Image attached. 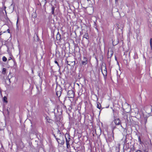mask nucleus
<instances>
[{"instance_id": "obj_1", "label": "nucleus", "mask_w": 152, "mask_h": 152, "mask_svg": "<svg viewBox=\"0 0 152 152\" xmlns=\"http://www.w3.org/2000/svg\"><path fill=\"white\" fill-rule=\"evenodd\" d=\"M101 69L103 76H106L107 75V72L105 64H102L101 67Z\"/></svg>"}, {"instance_id": "obj_2", "label": "nucleus", "mask_w": 152, "mask_h": 152, "mask_svg": "<svg viewBox=\"0 0 152 152\" xmlns=\"http://www.w3.org/2000/svg\"><path fill=\"white\" fill-rule=\"evenodd\" d=\"M59 144L63 145L64 143V141L63 137L62 136H60L59 138H56Z\"/></svg>"}, {"instance_id": "obj_3", "label": "nucleus", "mask_w": 152, "mask_h": 152, "mask_svg": "<svg viewBox=\"0 0 152 152\" xmlns=\"http://www.w3.org/2000/svg\"><path fill=\"white\" fill-rule=\"evenodd\" d=\"M67 94L69 98H72L74 97L75 93L73 90H71L68 91Z\"/></svg>"}, {"instance_id": "obj_4", "label": "nucleus", "mask_w": 152, "mask_h": 152, "mask_svg": "<svg viewBox=\"0 0 152 152\" xmlns=\"http://www.w3.org/2000/svg\"><path fill=\"white\" fill-rule=\"evenodd\" d=\"M114 122L116 125H121V126L122 127L121 125V121L118 118L115 119L114 121Z\"/></svg>"}, {"instance_id": "obj_5", "label": "nucleus", "mask_w": 152, "mask_h": 152, "mask_svg": "<svg viewBox=\"0 0 152 152\" xmlns=\"http://www.w3.org/2000/svg\"><path fill=\"white\" fill-rule=\"evenodd\" d=\"M113 54V52L112 50H108V53H107V56L108 58H111Z\"/></svg>"}, {"instance_id": "obj_6", "label": "nucleus", "mask_w": 152, "mask_h": 152, "mask_svg": "<svg viewBox=\"0 0 152 152\" xmlns=\"http://www.w3.org/2000/svg\"><path fill=\"white\" fill-rule=\"evenodd\" d=\"M56 37L57 40H59L61 39V35L59 34V32H58L57 33V34L56 35Z\"/></svg>"}, {"instance_id": "obj_7", "label": "nucleus", "mask_w": 152, "mask_h": 152, "mask_svg": "<svg viewBox=\"0 0 152 152\" xmlns=\"http://www.w3.org/2000/svg\"><path fill=\"white\" fill-rule=\"evenodd\" d=\"M66 144L67 147V148H68V145L69 146V140H70V138H68V139H67L66 137Z\"/></svg>"}, {"instance_id": "obj_8", "label": "nucleus", "mask_w": 152, "mask_h": 152, "mask_svg": "<svg viewBox=\"0 0 152 152\" xmlns=\"http://www.w3.org/2000/svg\"><path fill=\"white\" fill-rule=\"evenodd\" d=\"M84 58L85 59V60L82 61V64L83 65H85L87 63V59L85 57H84Z\"/></svg>"}, {"instance_id": "obj_9", "label": "nucleus", "mask_w": 152, "mask_h": 152, "mask_svg": "<svg viewBox=\"0 0 152 152\" xmlns=\"http://www.w3.org/2000/svg\"><path fill=\"white\" fill-rule=\"evenodd\" d=\"M83 37L87 39H88L89 37L88 34L87 33H85L83 35Z\"/></svg>"}, {"instance_id": "obj_10", "label": "nucleus", "mask_w": 152, "mask_h": 152, "mask_svg": "<svg viewBox=\"0 0 152 152\" xmlns=\"http://www.w3.org/2000/svg\"><path fill=\"white\" fill-rule=\"evenodd\" d=\"M120 24V29L122 30L124 27V24L123 23H119Z\"/></svg>"}, {"instance_id": "obj_11", "label": "nucleus", "mask_w": 152, "mask_h": 152, "mask_svg": "<svg viewBox=\"0 0 152 152\" xmlns=\"http://www.w3.org/2000/svg\"><path fill=\"white\" fill-rule=\"evenodd\" d=\"M118 39H116V42H115V41H113V45H116L117 44H118Z\"/></svg>"}, {"instance_id": "obj_12", "label": "nucleus", "mask_w": 152, "mask_h": 152, "mask_svg": "<svg viewBox=\"0 0 152 152\" xmlns=\"http://www.w3.org/2000/svg\"><path fill=\"white\" fill-rule=\"evenodd\" d=\"M97 107L99 108V109H100L101 107V104L99 103V102H97Z\"/></svg>"}, {"instance_id": "obj_13", "label": "nucleus", "mask_w": 152, "mask_h": 152, "mask_svg": "<svg viewBox=\"0 0 152 152\" xmlns=\"http://www.w3.org/2000/svg\"><path fill=\"white\" fill-rule=\"evenodd\" d=\"M61 93L60 91H57L56 92V94L58 97H59L61 95Z\"/></svg>"}, {"instance_id": "obj_14", "label": "nucleus", "mask_w": 152, "mask_h": 152, "mask_svg": "<svg viewBox=\"0 0 152 152\" xmlns=\"http://www.w3.org/2000/svg\"><path fill=\"white\" fill-rule=\"evenodd\" d=\"M55 10V8L53 6L51 8V12L52 14H53L54 13V11Z\"/></svg>"}, {"instance_id": "obj_15", "label": "nucleus", "mask_w": 152, "mask_h": 152, "mask_svg": "<svg viewBox=\"0 0 152 152\" xmlns=\"http://www.w3.org/2000/svg\"><path fill=\"white\" fill-rule=\"evenodd\" d=\"M150 45L151 48V50H152V38H151L150 39Z\"/></svg>"}, {"instance_id": "obj_16", "label": "nucleus", "mask_w": 152, "mask_h": 152, "mask_svg": "<svg viewBox=\"0 0 152 152\" xmlns=\"http://www.w3.org/2000/svg\"><path fill=\"white\" fill-rule=\"evenodd\" d=\"M3 101L4 102L7 103V98L6 97L4 96L3 98Z\"/></svg>"}, {"instance_id": "obj_17", "label": "nucleus", "mask_w": 152, "mask_h": 152, "mask_svg": "<svg viewBox=\"0 0 152 152\" xmlns=\"http://www.w3.org/2000/svg\"><path fill=\"white\" fill-rule=\"evenodd\" d=\"M2 60L4 61H6L7 60V58L5 56H3L2 57Z\"/></svg>"}, {"instance_id": "obj_18", "label": "nucleus", "mask_w": 152, "mask_h": 152, "mask_svg": "<svg viewBox=\"0 0 152 152\" xmlns=\"http://www.w3.org/2000/svg\"><path fill=\"white\" fill-rule=\"evenodd\" d=\"M6 69L5 68H4L3 69L2 73L3 74H4L5 73L6 71Z\"/></svg>"}, {"instance_id": "obj_19", "label": "nucleus", "mask_w": 152, "mask_h": 152, "mask_svg": "<svg viewBox=\"0 0 152 152\" xmlns=\"http://www.w3.org/2000/svg\"><path fill=\"white\" fill-rule=\"evenodd\" d=\"M54 62H55V63H56V64H57V65L60 68V66H59V64H58V62H57V61H55Z\"/></svg>"}, {"instance_id": "obj_20", "label": "nucleus", "mask_w": 152, "mask_h": 152, "mask_svg": "<svg viewBox=\"0 0 152 152\" xmlns=\"http://www.w3.org/2000/svg\"><path fill=\"white\" fill-rule=\"evenodd\" d=\"M116 26H117V27H118V29H120V25L119 24H116Z\"/></svg>"}, {"instance_id": "obj_21", "label": "nucleus", "mask_w": 152, "mask_h": 152, "mask_svg": "<svg viewBox=\"0 0 152 152\" xmlns=\"http://www.w3.org/2000/svg\"><path fill=\"white\" fill-rule=\"evenodd\" d=\"M12 59V58L11 57H10L8 58V60L10 61Z\"/></svg>"}, {"instance_id": "obj_22", "label": "nucleus", "mask_w": 152, "mask_h": 152, "mask_svg": "<svg viewBox=\"0 0 152 152\" xmlns=\"http://www.w3.org/2000/svg\"><path fill=\"white\" fill-rule=\"evenodd\" d=\"M7 31L8 32V33H9L10 32V30L9 29H8L7 30Z\"/></svg>"}, {"instance_id": "obj_23", "label": "nucleus", "mask_w": 152, "mask_h": 152, "mask_svg": "<svg viewBox=\"0 0 152 152\" xmlns=\"http://www.w3.org/2000/svg\"><path fill=\"white\" fill-rule=\"evenodd\" d=\"M18 19H17V22H16V24H17H17L18 23Z\"/></svg>"}, {"instance_id": "obj_24", "label": "nucleus", "mask_w": 152, "mask_h": 152, "mask_svg": "<svg viewBox=\"0 0 152 152\" xmlns=\"http://www.w3.org/2000/svg\"><path fill=\"white\" fill-rule=\"evenodd\" d=\"M136 152H142L140 150H138Z\"/></svg>"}, {"instance_id": "obj_25", "label": "nucleus", "mask_w": 152, "mask_h": 152, "mask_svg": "<svg viewBox=\"0 0 152 152\" xmlns=\"http://www.w3.org/2000/svg\"><path fill=\"white\" fill-rule=\"evenodd\" d=\"M139 140H140V138L139 137Z\"/></svg>"}, {"instance_id": "obj_26", "label": "nucleus", "mask_w": 152, "mask_h": 152, "mask_svg": "<svg viewBox=\"0 0 152 152\" xmlns=\"http://www.w3.org/2000/svg\"><path fill=\"white\" fill-rule=\"evenodd\" d=\"M118 0H115V2H116L118 1Z\"/></svg>"}, {"instance_id": "obj_27", "label": "nucleus", "mask_w": 152, "mask_h": 152, "mask_svg": "<svg viewBox=\"0 0 152 152\" xmlns=\"http://www.w3.org/2000/svg\"><path fill=\"white\" fill-rule=\"evenodd\" d=\"M73 62L74 63V64H75V61H74Z\"/></svg>"}, {"instance_id": "obj_28", "label": "nucleus", "mask_w": 152, "mask_h": 152, "mask_svg": "<svg viewBox=\"0 0 152 152\" xmlns=\"http://www.w3.org/2000/svg\"><path fill=\"white\" fill-rule=\"evenodd\" d=\"M45 1H46L45 2L46 3V0H45Z\"/></svg>"}, {"instance_id": "obj_29", "label": "nucleus", "mask_w": 152, "mask_h": 152, "mask_svg": "<svg viewBox=\"0 0 152 152\" xmlns=\"http://www.w3.org/2000/svg\"><path fill=\"white\" fill-rule=\"evenodd\" d=\"M88 1H89V0H87Z\"/></svg>"}]
</instances>
